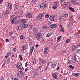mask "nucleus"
<instances>
[{
  "label": "nucleus",
  "instance_id": "obj_1",
  "mask_svg": "<svg viewBox=\"0 0 80 80\" xmlns=\"http://www.w3.org/2000/svg\"><path fill=\"white\" fill-rule=\"evenodd\" d=\"M15 66L18 69H20L21 70H23V67L22 66L21 63L17 62L16 64H15Z\"/></svg>",
  "mask_w": 80,
  "mask_h": 80
},
{
  "label": "nucleus",
  "instance_id": "obj_2",
  "mask_svg": "<svg viewBox=\"0 0 80 80\" xmlns=\"http://www.w3.org/2000/svg\"><path fill=\"white\" fill-rule=\"evenodd\" d=\"M17 76L18 77H21L23 75V74L24 73V72L20 71V70H18L17 71Z\"/></svg>",
  "mask_w": 80,
  "mask_h": 80
},
{
  "label": "nucleus",
  "instance_id": "obj_3",
  "mask_svg": "<svg viewBox=\"0 0 80 80\" xmlns=\"http://www.w3.org/2000/svg\"><path fill=\"white\" fill-rule=\"evenodd\" d=\"M15 16L12 15L10 18V21L11 22V23L13 24L14 23V21L15 20Z\"/></svg>",
  "mask_w": 80,
  "mask_h": 80
},
{
  "label": "nucleus",
  "instance_id": "obj_4",
  "mask_svg": "<svg viewBox=\"0 0 80 80\" xmlns=\"http://www.w3.org/2000/svg\"><path fill=\"white\" fill-rule=\"evenodd\" d=\"M69 5H70V3L67 2H65L63 3L62 7L63 8H66L67 6H68Z\"/></svg>",
  "mask_w": 80,
  "mask_h": 80
},
{
  "label": "nucleus",
  "instance_id": "obj_5",
  "mask_svg": "<svg viewBox=\"0 0 80 80\" xmlns=\"http://www.w3.org/2000/svg\"><path fill=\"white\" fill-rule=\"evenodd\" d=\"M43 17H44L43 14L41 13L38 16V18L39 19H42Z\"/></svg>",
  "mask_w": 80,
  "mask_h": 80
},
{
  "label": "nucleus",
  "instance_id": "obj_6",
  "mask_svg": "<svg viewBox=\"0 0 80 80\" xmlns=\"http://www.w3.org/2000/svg\"><path fill=\"white\" fill-rule=\"evenodd\" d=\"M42 38V34L40 33H38L37 36V37L36 38V40H39L40 38Z\"/></svg>",
  "mask_w": 80,
  "mask_h": 80
},
{
  "label": "nucleus",
  "instance_id": "obj_7",
  "mask_svg": "<svg viewBox=\"0 0 80 80\" xmlns=\"http://www.w3.org/2000/svg\"><path fill=\"white\" fill-rule=\"evenodd\" d=\"M40 60L41 63H42V64H43V65H45V64L46 62L45 59H44L42 58H40Z\"/></svg>",
  "mask_w": 80,
  "mask_h": 80
},
{
  "label": "nucleus",
  "instance_id": "obj_8",
  "mask_svg": "<svg viewBox=\"0 0 80 80\" xmlns=\"http://www.w3.org/2000/svg\"><path fill=\"white\" fill-rule=\"evenodd\" d=\"M56 65H57V62H53L51 64V68H54V67H55V66H56Z\"/></svg>",
  "mask_w": 80,
  "mask_h": 80
},
{
  "label": "nucleus",
  "instance_id": "obj_9",
  "mask_svg": "<svg viewBox=\"0 0 80 80\" xmlns=\"http://www.w3.org/2000/svg\"><path fill=\"white\" fill-rule=\"evenodd\" d=\"M40 7L41 8H45L47 7V5L45 4H42L40 6Z\"/></svg>",
  "mask_w": 80,
  "mask_h": 80
},
{
  "label": "nucleus",
  "instance_id": "obj_10",
  "mask_svg": "<svg viewBox=\"0 0 80 80\" xmlns=\"http://www.w3.org/2000/svg\"><path fill=\"white\" fill-rule=\"evenodd\" d=\"M76 57V55H74L72 57L73 62L74 63H75V62H76V60H77Z\"/></svg>",
  "mask_w": 80,
  "mask_h": 80
},
{
  "label": "nucleus",
  "instance_id": "obj_11",
  "mask_svg": "<svg viewBox=\"0 0 80 80\" xmlns=\"http://www.w3.org/2000/svg\"><path fill=\"white\" fill-rule=\"evenodd\" d=\"M34 49V47L33 46H32L31 47L30 51L29 52V55H31L32 54V52H33Z\"/></svg>",
  "mask_w": 80,
  "mask_h": 80
},
{
  "label": "nucleus",
  "instance_id": "obj_12",
  "mask_svg": "<svg viewBox=\"0 0 80 80\" xmlns=\"http://www.w3.org/2000/svg\"><path fill=\"white\" fill-rule=\"evenodd\" d=\"M52 76L53 77V78L55 79H56V80L58 79L57 75V74H56V73H53Z\"/></svg>",
  "mask_w": 80,
  "mask_h": 80
},
{
  "label": "nucleus",
  "instance_id": "obj_13",
  "mask_svg": "<svg viewBox=\"0 0 80 80\" xmlns=\"http://www.w3.org/2000/svg\"><path fill=\"white\" fill-rule=\"evenodd\" d=\"M54 18H55V16H53V15H52L50 16V20L51 21H54Z\"/></svg>",
  "mask_w": 80,
  "mask_h": 80
},
{
  "label": "nucleus",
  "instance_id": "obj_14",
  "mask_svg": "<svg viewBox=\"0 0 80 80\" xmlns=\"http://www.w3.org/2000/svg\"><path fill=\"white\" fill-rule=\"evenodd\" d=\"M10 13V11L8 10H6L3 13V15H5L6 14H8Z\"/></svg>",
  "mask_w": 80,
  "mask_h": 80
},
{
  "label": "nucleus",
  "instance_id": "obj_15",
  "mask_svg": "<svg viewBox=\"0 0 80 80\" xmlns=\"http://www.w3.org/2000/svg\"><path fill=\"white\" fill-rule=\"evenodd\" d=\"M72 75H74L75 77H78V76L80 75V74L79 73H72Z\"/></svg>",
  "mask_w": 80,
  "mask_h": 80
},
{
  "label": "nucleus",
  "instance_id": "obj_16",
  "mask_svg": "<svg viewBox=\"0 0 80 80\" xmlns=\"http://www.w3.org/2000/svg\"><path fill=\"white\" fill-rule=\"evenodd\" d=\"M32 16V14L30 13H28L26 14V17H28L29 18H31V17Z\"/></svg>",
  "mask_w": 80,
  "mask_h": 80
},
{
  "label": "nucleus",
  "instance_id": "obj_17",
  "mask_svg": "<svg viewBox=\"0 0 80 80\" xmlns=\"http://www.w3.org/2000/svg\"><path fill=\"white\" fill-rule=\"evenodd\" d=\"M33 32L36 34H37L38 33V29L36 28H34Z\"/></svg>",
  "mask_w": 80,
  "mask_h": 80
},
{
  "label": "nucleus",
  "instance_id": "obj_18",
  "mask_svg": "<svg viewBox=\"0 0 80 80\" xmlns=\"http://www.w3.org/2000/svg\"><path fill=\"white\" fill-rule=\"evenodd\" d=\"M73 2H74V0H72L71 1V2L72 3H73L74 5H78V4L76 1L75 3Z\"/></svg>",
  "mask_w": 80,
  "mask_h": 80
},
{
  "label": "nucleus",
  "instance_id": "obj_19",
  "mask_svg": "<svg viewBox=\"0 0 80 80\" xmlns=\"http://www.w3.org/2000/svg\"><path fill=\"white\" fill-rule=\"evenodd\" d=\"M51 27L52 28H57V25L55 24H53L51 25Z\"/></svg>",
  "mask_w": 80,
  "mask_h": 80
},
{
  "label": "nucleus",
  "instance_id": "obj_20",
  "mask_svg": "<svg viewBox=\"0 0 80 80\" xmlns=\"http://www.w3.org/2000/svg\"><path fill=\"white\" fill-rule=\"evenodd\" d=\"M61 39H62V37H61V36H59L58 37V38L57 39V41L58 42H60V40H61Z\"/></svg>",
  "mask_w": 80,
  "mask_h": 80
},
{
  "label": "nucleus",
  "instance_id": "obj_21",
  "mask_svg": "<svg viewBox=\"0 0 80 80\" xmlns=\"http://www.w3.org/2000/svg\"><path fill=\"white\" fill-rule=\"evenodd\" d=\"M73 20V17L72 16H71L69 18V21H72Z\"/></svg>",
  "mask_w": 80,
  "mask_h": 80
},
{
  "label": "nucleus",
  "instance_id": "obj_22",
  "mask_svg": "<svg viewBox=\"0 0 80 80\" xmlns=\"http://www.w3.org/2000/svg\"><path fill=\"white\" fill-rule=\"evenodd\" d=\"M21 22H22L23 23H27V20L26 19H22Z\"/></svg>",
  "mask_w": 80,
  "mask_h": 80
},
{
  "label": "nucleus",
  "instance_id": "obj_23",
  "mask_svg": "<svg viewBox=\"0 0 80 80\" xmlns=\"http://www.w3.org/2000/svg\"><path fill=\"white\" fill-rule=\"evenodd\" d=\"M8 5L9 8V9L10 10H12V4L10 3H9L8 4Z\"/></svg>",
  "mask_w": 80,
  "mask_h": 80
},
{
  "label": "nucleus",
  "instance_id": "obj_24",
  "mask_svg": "<svg viewBox=\"0 0 80 80\" xmlns=\"http://www.w3.org/2000/svg\"><path fill=\"white\" fill-rule=\"evenodd\" d=\"M23 47L24 48L25 50H27V49L28 48H27L28 47V46L27 44H25L24 45Z\"/></svg>",
  "mask_w": 80,
  "mask_h": 80
},
{
  "label": "nucleus",
  "instance_id": "obj_25",
  "mask_svg": "<svg viewBox=\"0 0 80 80\" xmlns=\"http://www.w3.org/2000/svg\"><path fill=\"white\" fill-rule=\"evenodd\" d=\"M28 27V25L26 24L23 25L22 26V28H27Z\"/></svg>",
  "mask_w": 80,
  "mask_h": 80
},
{
  "label": "nucleus",
  "instance_id": "obj_26",
  "mask_svg": "<svg viewBox=\"0 0 80 80\" xmlns=\"http://www.w3.org/2000/svg\"><path fill=\"white\" fill-rule=\"evenodd\" d=\"M52 35V33L50 32L48 33L46 35V37H50L51 35Z\"/></svg>",
  "mask_w": 80,
  "mask_h": 80
},
{
  "label": "nucleus",
  "instance_id": "obj_27",
  "mask_svg": "<svg viewBox=\"0 0 80 80\" xmlns=\"http://www.w3.org/2000/svg\"><path fill=\"white\" fill-rule=\"evenodd\" d=\"M50 62H49V63L48 64H47V65L46 66V68H45V70L46 71L47 70V68H48V66H49V65H50Z\"/></svg>",
  "mask_w": 80,
  "mask_h": 80
},
{
  "label": "nucleus",
  "instance_id": "obj_28",
  "mask_svg": "<svg viewBox=\"0 0 80 80\" xmlns=\"http://www.w3.org/2000/svg\"><path fill=\"white\" fill-rule=\"evenodd\" d=\"M19 58H20V60H21V61H22L23 60V57H22V55H19Z\"/></svg>",
  "mask_w": 80,
  "mask_h": 80
},
{
  "label": "nucleus",
  "instance_id": "obj_29",
  "mask_svg": "<svg viewBox=\"0 0 80 80\" xmlns=\"http://www.w3.org/2000/svg\"><path fill=\"white\" fill-rule=\"evenodd\" d=\"M32 63H33L34 65L36 64V59H33L32 60Z\"/></svg>",
  "mask_w": 80,
  "mask_h": 80
},
{
  "label": "nucleus",
  "instance_id": "obj_30",
  "mask_svg": "<svg viewBox=\"0 0 80 80\" xmlns=\"http://www.w3.org/2000/svg\"><path fill=\"white\" fill-rule=\"evenodd\" d=\"M76 49V46L75 45L73 46L72 47V50H73V51H75V50Z\"/></svg>",
  "mask_w": 80,
  "mask_h": 80
},
{
  "label": "nucleus",
  "instance_id": "obj_31",
  "mask_svg": "<svg viewBox=\"0 0 80 80\" xmlns=\"http://www.w3.org/2000/svg\"><path fill=\"white\" fill-rule=\"evenodd\" d=\"M20 38L21 39H22V40H23L24 38H25V36L23 35H21L20 37Z\"/></svg>",
  "mask_w": 80,
  "mask_h": 80
},
{
  "label": "nucleus",
  "instance_id": "obj_32",
  "mask_svg": "<svg viewBox=\"0 0 80 80\" xmlns=\"http://www.w3.org/2000/svg\"><path fill=\"white\" fill-rule=\"evenodd\" d=\"M69 10H71V11H72V12H74V9H73L72 7H70L69 8Z\"/></svg>",
  "mask_w": 80,
  "mask_h": 80
},
{
  "label": "nucleus",
  "instance_id": "obj_33",
  "mask_svg": "<svg viewBox=\"0 0 80 80\" xmlns=\"http://www.w3.org/2000/svg\"><path fill=\"white\" fill-rule=\"evenodd\" d=\"M37 0H32V3L33 4H36Z\"/></svg>",
  "mask_w": 80,
  "mask_h": 80
},
{
  "label": "nucleus",
  "instance_id": "obj_34",
  "mask_svg": "<svg viewBox=\"0 0 80 80\" xmlns=\"http://www.w3.org/2000/svg\"><path fill=\"white\" fill-rule=\"evenodd\" d=\"M63 17H64V18H67V17H68V14H65L63 15Z\"/></svg>",
  "mask_w": 80,
  "mask_h": 80
},
{
  "label": "nucleus",
  "instance_id": "obj_35",
  "mask_svg": "<svg viewBox=\"0 0 80 80\" xmlns=\"http://www.w3.org/2000/svg\"><path fill=\"white\" fill-rule=\"evenodd\" d=\"M70 63H71V61L69 59L68 61L67 64V65H70Z\"/></svg>",
  "mask_w": 80,
  "mask_h": 80
},
{
  "label": "nucleus",
  "instance_id": "obj_36",
  "mask_svg": "<svg viewBox=\"0 0 80 80\" xmlns=\"http://www.w3.org/2000/svg\"><path fill=\"white\" fill-rule=\"evenodd\" d=\"M17 29L19 30H21V29H22V28H21L20 26L17 27Z\"/></svg>",
  "mask_w": 80,
  "mask_h": 80
},
{
  "label": "nucleus",
  "instance_id": "obj_37",
  "mask_svg": "<svg viewBox=\"0 0 80 80\" xmlns=\"http://www.w3.org/2000/svg\"><path fill=\"white\" fill-rule=\"evenodd\" d=\"M70 68H71L72 69H74V67L72 66V65H70L69 66Z\"/></svg>",
  "mask_w": 80,
  "mask_h": 80
},
{
  "label": "nucleus",
  "instance_id": "obj_38",
  "mask_svg": "<svg viewBox=\"0 0 80 80\" xmlns=\"http://www.w3.org/2000/svg\"><path fill=\"white\" fill-rule=\"evenodd\" d=\"M64 31H65L64 29L63 28L61 29L60 32H61L62 33H63V32H64Z\"/></svg>",
  "mask_w": 80,
  "mask_h": 80
},
{
  "label": "nucleus",
  "instance_id": "obj_39",
  "mask_svg": "<svg viewBox=\"0 0 80 80\" xmlns=\"http://www.w3.org/2000/svg\"><path fill=\"white\" fill-rule=\"evenodd\" d=\"M52 8L54 9V10H56V8H57V6L54 5L52 7Z\"/></svg>",
  "mask_w": 80,
  "mask_h": 80
},
{
  "label": "nucleus",
  "instance_id": "obj_40",
  "mask_svg": "<svg viewBox=\"0 0 80 80\" xmlns=\"http://www.w3.org/2000/svg\"><path fill=\"white\" fill-rule=\"evenodd\" d=\"M70 42V40L69 39H67L66 41V43H68Z\"/></svg>",
  "mask_w": 80,
  "mask_h": 80
},
{
  "label": "nucleus",
  "instance_id": "obj_41",
  "mask_svg": "<svg viewBox=\"0 0 80 80\" xmlns=\"http://www.w3.org/2000/svg\"><path fill=\"white\" fill-rule=\"evenodd\" d=\"M44 52L45 54H47L48 53V51L45 50Z\"/></svg>",
  "mask_w": 80,
  "mask_h": 80
},
{
  "label": "nucleus",
  "instance_id": "obj_42",
  "mask_svg": "<svg viewBox=\"0 0 80 80\" xmlns=\"http://www.w3.org/2000/svg\"><path fill=\"white\" fill-rule=\"evenodd\" d=\"M54 5L55 6H57V2H55L54 3Z\"/></svg>",
  "mask_w": 80,
  "mask_h": 80
},
{
  "label": "nucleus",
  "instance_id": "obj_43",
  "mask_svg": "<svg viewBox=\"0 0 80 80\" xmlns=\"http://www.w3.org/2000/svg\"><path fill=\"white\" fill-rule=\"evenodd\" d=\"M45 17L46 18H49V15L48 14H46L45 15Z\"/></svg>",
  "mask_w": 80,
  "mask_h": 80
},
{
  "label": "nucleus",
  "instance_id": "obj_44",
  "mask_svg": "<svg viewBox=\"0 0 80 80\" xmlns=\"http://www.w3.org/2000/svg\"><path fill=\"white\" fill-rule=\"evenodd\" d=\"M10 62V59H8L7 60V63H9Z\"/></svg>",
  "mask_w": 80,
  "mask_h": 80
},
{
  "label": "nucleus",
  "instance_id": "obj_45",
  "mask_svg": "<svg viewBox=\"0 0 80 80\" xmlns=\"http://www.w3.org/2000/svg\"><path fill=\"white\" fill-rule=\"evenodd\" d=\"M25 65L26 67H28V64L27 63H25Z\"/></svg>",
  "mask_w": 80,
  "mask_h": 80
},
{
  "label": "nucleus",
  "instance_id": "obj_46",
  "mask_svg": "<svg viewBox=\"0 0 80 80\" xmlns=\"http://www.w3.org/2000/svg\"><path fill=\"white\" fill-rule=\"evenodd\" d=\"M43 29H47V26H44L43 28Z\"/></svg>",
  "mask_w": 80,
  "mask_h": 80
},
{
  "label": "nucleus",
  "instance_id": "obj_47",
  "mask_svg": "<svg viewBox=\"0 0 80 80\" xmlns=\"http://www.w3.org/2000/svg\"><path fill=\"white\" fill-rule=\"evenodd\" d=\"M45 50H47V51H48V47H46L45 48Z\"/></svg>",
  "mask_w": 80,
  "mask_h": 80
},
{
  "label": "nucleus",
  "instance_id": "obj_48",
  "mask_svg": "<svg viewBox=\"0 0 80 80\" xmlns=\"http://www.w3.org/2000/svg\"><path fill=\"white\" fill-rule=\"evenodd\" d=\"M10 54H11V53H10V52H8L7 53V55L8 56H9V55H10Z\"/></svg>",
  "mask_w": 80,
  "mask_h": 80
},
{
  "label": "nucleus",
  "instance_id": "obj_49",
  "mask_svg": "<svg viewBox=\"0 0 80 80\" xmlns=\"http://www.w3.org/2000/svg\"><path fill=\"white\" fill-rule=\"evenodd\" d=\"M9 34L10 35H13V32H9Z\"/></svg>",
  "mask_w": 80,
  "mask_h": 80
},
{
  "label": "nucleus",
  "instance_id": "obj_50",
  "mask_svg": "<svg viewBox=\"0 0 80 80\" xmlns=\"http://www.w3.org/2000/svg\"><path fill=\"white\" fill-rule=\"evenodd\" d=\"M13 80H18V79L16 78H13Z\"/></svg>",
  "mask_w": 80,
  "mask_h": 80
},
{
  "label": "nucleus",
  "instance_id": "obj_51",
  "mask_svg": "<svg viewBox=\"0 0 80 80\" xmlns=\"http://www.w3.org/2000/svg\"><path fill=\"white\" fill-rule=\"evenodd\" d=\"M43 67V66L42 65H41L40 66H39L38 67L39 68H42Z\"/></svg>",
  "mask_w": 80,
  "mask_h": 80
},
{
  "label": "nucleus",
  "instance_id": "obj_52",
  "mask_svg": "<svg viewBox=\"0 0 80 80\" xmlns=\"http://www.w3.org/2000/svg\"><path fill=\"white\" fill-rule=\"evenodd\" d=\"M25 50L24 48H23V47L22 48V49H21V51H24V50Z\"/></svg>",
  "mask_w": 80,
  "mask_h": 80
},
{
  "label": "nucleus",
  "instance_id": "obj_53",
  "mask_svg": "<svg viewBox=\"0 0 80 80\" xmlns=\"http://www.w3.org/2000/svg\"><path fill=\"white\" fill-rule=\"evenodd\" d=\"M77 52H80V49H77L76 50Z\"/></svg>",
  "mask_w": 80,
  "mask_h": 80
},
{
  "label": "nucleus",
  "instance_id": "obj_54",
  "mask_svg": "<svg viewBox=\"0 0 80 80\" xmlns=\"http://www.w3.org/2000/svg\"><path fill=\"white\" fill-rule=\"evenodd\" d=\"M62 18H61V17L59 16L58 17V19L59 20H61Z\"/></svg>",
  "mask_w": 80,
  "mask_h": 80
},
{
  "label": "nucleus",
  "instance_id": "obj_55",
  "mask_svg": "<svg viewBox=\"0 0 80 80\" xmlns=\"http://www.w3.org/2000/svg\"><path fill=\"white\" fill-rule=\"evenodd\" d=\"M75 36H76V37H78V33H76L75 34Z\"/></svg>",
  "mask_w": 80,
  "mask_h": 80
},
{
  "label": "nucleus",
  "instance_id": "obj_56",
  "mask_svg": "<svg viewBox=\"0 0 80 80\" xmlns=\"http://www.w3.org/2000/svg\"><path fill=\"white\" fill-rule=\"evenodd\" d=\"M13 51H14V52H15V51H16V48H13Z\"/></svg>",
  "mask_w": 80,
  "mask_h": 80
},
{
  "label": "nucleus",
  "instance_id": "obj_57",
  "mask_svg": "<svg viewBox=\"0 0 80 80\" xmlns=\"http://www.w3.org/2000/svg\"><path fill=\"white\" fill-rule=\"evenodd\" d=\"M38 46H39V45L38 44H37L36 45V48H38Z\"/></svg>",
  "mask_w": 80,
  "mask_h": 80
},
{
  "label": "nucleus",
  "instance_id": "obj_58",
  "mask_svg": "<svg viewBox=\"0 0 80 80\" xmlns=\"http://www.w3.org/2000/svg\"><path fill=\"white\" fill-rule=\"evenodd\" d=\"M28 68H26L25 69V72H27V71H28Z\"/></svg>",
  "mask_w": 80,
  "mask_h": 80
},
{
  "label": "nucleus",
  "instance_id": "obj_59",
  "mask_svg": "<svg viewBox=\"0 0 80 80\" xmlns=\"http://www.w3.org/2000/svg\"><path fill=\"white\" fill-rule=\"evenodd\" d=\"M15 14H16V15H18V12H15Z\"/></svg>",
  "mask_w": 80,
  "mask_h": 80
},
{
  "label": "nucleus",
  "instance_id": "obj_60",
  "mask_svg": "<svg viewBox=\"0 0 80 80\" xmlns=\"http://www.w3.org/2000/svg\"><path fill=\"white\" fill-rule=\"evenodd\" d=\"M5 41L6 42H8L9 41V40H8V39H5Z\"/></svg>",
  "mask_w": 80,
  "mask_h": 80
},
{
  "label": "nucleus",
  "instance_id": "obj_61",
  "mask_svg": "<svg viewBox=\"0 0 80 80\" xmlns=\"http://www.w3.org/2000/svg\"><path fill=\"white\" fill-rule=\"evenodd\" d=\"M60 27L61 29L62 28H63V27H62V26L61 25H60Z\"/></svg>",
  "mask_w": 80,
  "mask_h": 80
},
{
  "label": "nucleus",
  "instance_id": "obj_62",
  "mask_svg": "<svg viewBox=\"0 0 80 80\" xmlns=\"http://www.w3.org/2000/svg\"><path fill=\"white\" fill-rule=\"evenodd\" d=\"M51 22H49V21L48 22V24H49V25H50L51 24Z\"/></svg>",
  "mask_w": 80,
  "mask_h": 80
},
{
  "label": "nucleus",
  "instance_id": "obj_63",
  "mask_svg": "<svg viewBox=\"0 0 80 80\" xmlns=\"http://www.w3.org/2000/svg\"><path fill=\"white\" fill-rule=\"evenodd\" d=\"M5 63H4V64H3V65L2 66V68L3 67H4V66H5Z\"/></svg>",
  "mask_w": 80,
  "mask_h": 80
},
{
  "label": "nucleus",
  "instance_id": "obj_64",
  "mask_svg": "<svg viewBox=\"0 0 80 80\" xmlns=\"http://www.w3.org/2000/svg\"><path fill=\"white\" fill-rule=\"evenodd\" d=\"M29 27L31 29H32V25H30Z\"/></svg>",
  "mask_w": 80,
  "mask_h": 80
}]
</instances>
